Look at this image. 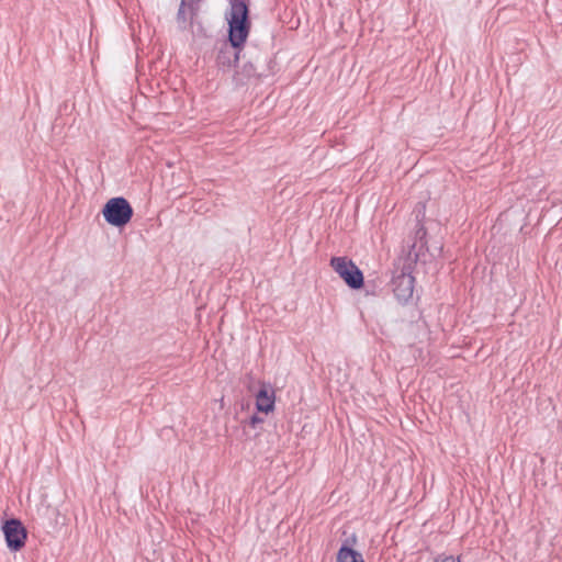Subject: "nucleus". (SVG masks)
<instances>
[{
	"label": "nucleus",
	"instance_id": "1a4fd4ad",
	"mask_svg": "<svg viewBox=\"0 0 562 562\" xmlns=\"http://www.w3.org/2000/svg\"><path fill=\"white\" fill-rule=\"evenodd\" d=\"M201 0H181V4H180V8H179V11H178V19L181 20V19H186L184 14H186V8H188L189 10H193L194 9V5H196Z\"/></svg>",
	"mask_w": 562,
	"mask_h": 562
},
{
	"label": "nucleus",
	"instance_id": "423d86ee",
	"mask_svg": "<svg viewBox=\"0 0 562 562\" xmlns=\"http://www.w3.org/2000/svg\"><path fill=\"white\" fill-rule=\"evenodd\" d=\"M356 542L357 536L352 535L342 543L337 553V562H364L362 554L352 549Z\"/></svg>",
	"mask_w": 562,
	"mask_h": 562
},
{
	"label": "nucleus",
	"instance_id": "6e6552de",
	"mask_svg": "<svg viewBox=\"0 0 562 562\" xmlns=\"http://www.w3.org/2000/svg\"><path fill=\"white\" fill-rule=\"evenodd\" d=\"M416 217H417L418 223H417V228L414 233L415 240L408 251V256L414 259H417L420 250L425 247L426 243L424 239L427 235V231H426L424 224L422 223V220L419 218V214H417Z\"/></svg>",
	"mask_w": 562,
	"mask_h": 562
},
{
	"label": "nucleus",
	"instance_id": "20e7f679",
	"mask_svg": "<svg viewBox=\"0 0 562 562\" xmlns=\"http://www.w3.org/2000/svg\"><path fill=\"white\" fill-rule=\"evenodd\" d=\"M2 530L10 550L19 551L24 547L27 532L20 520H7L2 526Z\"/></svg>",
	"mask_w": 562,
	"mask_h": 562
},
{
	"label": "nucleus",
	"instance_id": "9d476101",
	"mask_svg": "<svg viewBox=\"0 0 562 562\" xmlns=\"http://www.w3.org/2000/svg\"><path fill=\"white\" fill-rule=\"evenodd\" d=\"M262 422H263V420H262V418H260V417H258V416H252V417L250 418V420H249V423H250V425H251L252 427H255L257 424L262 423Z\"/></svg>",
	"mask_w": 562,
	"mask_h": 562
},
{
	"label": "nucleus",
	"instance_id": "9b49d317",
	"mask_svg": "<svg viewBox=\"0 0 562 562\" xmlns=\"http://www.w3.org/2000/svg\"><path fill=\"white\" fill-rule=\"evenodd\" d=\"M436 562H460V561L456 560L453 557H445L440 560H437Z\"/></svg>",
	"mask_w": 562,
	"mask_h": 562
},
{
	"label": "nucleus",
	"instance_id": "0eeeda50",
	"mask_svg": "<svg viewBox=\"0 0 562 562\" xmlns=\"http://www.w3.org/2000/svg\"><path fill=\"white\" fill-rule=\"evenodd\" d=\"M256 407L259 412L270 413L274 408V392L263 384L256 395Z\"/></svg>",
	"mask_w": 562,
	"mask_h": 562
},
{
	"label": "nucleus",
	"instance_id": "f257e3e1",
	"mask_svg": "<svg viewBox=\"0 0 562 562\" xmlns=\"http://www.w3.org/2000/svg\"><path fill=\"white\" fill-rule=\"evenodd\" d=\"M229 25L231 45H224L217 55V61L222 66H232L239 56L236 48L246 42L250 24L248 22V7L243 0H231V10L226 15Z\"/></svg>",
	"mask_w": 562,
	"mask_h": 562
},
{
	"label": "nucleus",
	"instance_id": "39448f33",
	"mask_svg": "<svg viewBox=\"0 0 562 562\" xmlns=\"http://www.w3.org/2000/svg\"><path fill=\"white\" fill-rule=\"evenodd\" d=\"M415 279L408 269H403L392 279V290L400 302H407L414 293Z\"/></svg>",
	"mask_w": 562,
	"mask_h": 562
},
{
	"label": "nucleus",
	"instance_id": "7ed1b4c3",
	"mask_svg": "<svg viewBox=\"0 0 562 562\" xmlns=\"http://www.w3.org/2000/svg\"><path fill=\"white\" fill-rule=\"evenodd\" d=\"M330 266L339 277L352 289H359L363 284V276L360 269L345 257H334Z\"/></svg>",
	"mask_w": 562,
	"mask_h": 562
},
{
	"label": "nucleus",
	"instance_id": "f03ea898",
	"mask_svg": "<svg viewBox=\"0 0 562 562\" xmlns=\"http://www.w3.org/2000/svg\"><path fill=\"white\" fill-rule=\"evenodd\" d=\"M102 215L110 225L123 227L130 223L133 209L125 198H112L103 206Z\"/></svg>",
	"mask_w": 562,
	"mask_h": 562
}]
</instances>
